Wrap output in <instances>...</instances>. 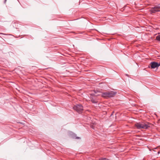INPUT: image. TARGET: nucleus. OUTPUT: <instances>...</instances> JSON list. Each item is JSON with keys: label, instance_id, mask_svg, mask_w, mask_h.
<instances>
[{"label": "nucleus", "instance_id": "1", "mask_svg": "<svg viewBox=\"0 0 160 160\" xmlns=\"http://www.w3.org/2000/svg\"><path fill=\"white\" fill-rule=\"evenodd\" d=\"M151 124L148 122L146 123H137L135 124V126L138 129L143 128L147 129L150 127Z\"/></svg>", "mask_w": 160, "mask_h": 160}, {"label": "nucleus", "instance_id": "2", "mask_svg": "<svg viewBox=\"0 0 160 160\" xmlns=\"http://www.w3.org/2000/svg\"><path fill=\"white\" fill-rule=\"evenodd\" d=\"M116 94V92L111 91L109 92L102 93V97L105 98L107 97H113Z\"/></svg>", "mask_w": 160, "mask_h": 160}, {"label": "nucleus", "instance_id": "3", "mask_svg": "<svg viewBox=\"0 0 160 160\" xmlns=\"http://www.w3.org/2000/svg\"><path fill=\"white\" fill-rule=\"evenodd\" d=\"M73 108L79 113L82 112L83 110V107L81 105H77L73 107Z\"/></svg>", "mask_w": 160, "mask_h": 160}, {"label": "nucleus", "instance_id": "4", "mask_svg": "<svg viewBox=\"0 0 160 160\" xmlns=\"http://www.w3.org/2000/svg\"><path fill=\"white\" fill-rule=\"evenodd\" d=\"M160 4H159L158 6H156L153 8H152L150 11L151 14L155 13L157 12L160 11Z\"/></svg>", "mask_w": 160, "mask_h": 160}, {"label": "nucleus", "instance_id": "5", "mask_svg": "<svg viewBox=\"0 0 160 160\" xmlns=\"http://www.w3.org/2000/svg\"><path fill=\"white\" fill-rule=\"evenodd\" d=\"M160 66V63H158L157 62H152L150 64L148 67H151L152 68H157Z\"/></svg>", "mask_w": 160, "mask_h": 160}, {"label": "nucleus", "instance_id": "6", "mask_svg": "<svg viewBox=\"0 0 160 160\" xmlns=\"http://www.w3.org/2000/svg\"><path fill=\"white\" fill-rule=\"evenodd\" d=\"M91 101L93 103H97V101L95 99H94L93 98H91Z\"/></svg>", "mask_w": 160, "mask_h": 160}, {"label": "nucleus", "instance_id": "7", "mask_svg": "<svg viewBox=\"0 0 160 160\" xmlns=\"http://www.w3.org/2000/svg\"><path fill=\"white\" fill-rule=\"evenodd\" d=\"M156 39L159 42H160V35H158L156 37Z\"/></svg>", "mask_w": 160, "mask_h": 160}, {"label": "nucleus", "instance_id": "8", "mask_svg": "<svg viewBox=\"0 0 160 160\" xmlns=\"http://www.w3.org/2000/svg\"><path fill=\"white\" fill-rule=\"evenodd\" d=\"M99 95V94H98V95H95L94 96H97L98 95Z\"/></svg>", "mask_w": 160, "mask_h": 160}, {"label": "nucleus", "instance_id": "9", "mask_svg": "<svg viewBox=\"0 0 160 160\" xmlns=\"http://www.w3.org/2000/svg\"><path fill=\"white\" fill-rule=\"evenodd\" d=\"M126 76H128V74H126Z\"/></svg>", "mask_w": 160, "mask_h": 160}, {"label": "nucleus", "instance_id": "10", "mask_svg": "<svg viewBox=\"0 0 160 160\" xmlns=\"http://www.w3.org/2000/svg\"><path fill=\"white\" fill-rule=\"evenodd\" d=\"M77 138H79V137H77Z\"/></svg>", "mask_w": 160, "mask_h": 160}, {"label": "nucleus", "instance_id": "11", "mask_svg": "<svg viewBox=\"0 0 160 160\" xmlns=\"http://www.w3.org/2000/svg\"><path fill=\"white\" fill-rule=\"evenodd\" d=\"M159 152H158V153H159Z\"/></svg>", "mask_w": 160, "mask_h": 160}]
</instances>
